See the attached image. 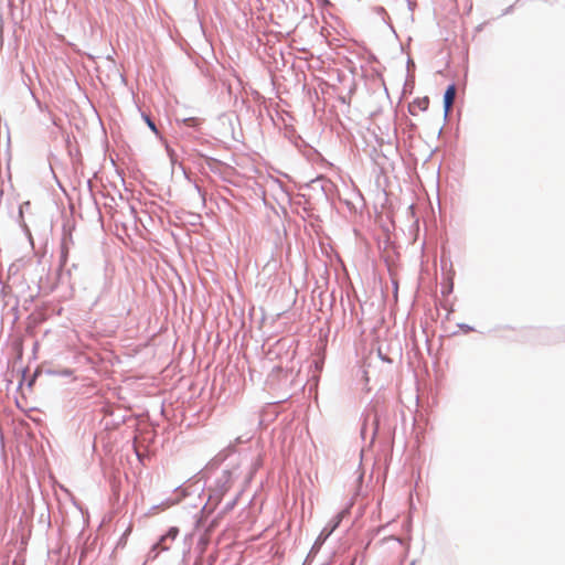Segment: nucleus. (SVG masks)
I'll list each match as a JSON object with an SVG mask.
<instances>
[{
    "instance_id": "4468645a",
    "label": "nucleus",
    "mask_w": 565,
    "mask_h": 565,
    "mask_svg": "<svg viewBox=\"0 0 565 565\" xmlns=\"http://www.w3.org/2000/svg\"><path fill=\"white\" fill-rule=\"evenodd\" d=\"M514 4L509 6L507 9L503 10L501 15L510 14L513 11Z\"/></svg>"
},
{
    "instance_id": "dca6fc26",
    "label": "nucleus",
    "mask_w": 565,
    "mask_h": 565,
    "mask_svg": "<svg viewBox=\"0 0 565 565\" xmlns=\"http://www.w3.org/2000/svg\"><path fill=\"white\" fill-rule=\"evenodd\" d=\"M486 22L479 24L477 28H476V32H481L483 26H484Z\"/></svg>"
},
{
    "instance_id": "0eeeda50",
    "label": "nucleus",
    "mask_w": 565,
    "mask_h": 565,
    "mask_svg": "<svg viewBox=\"0 0 565 565\" xmlns=\"http://www.w3.org/2000/svg\"><path fill=\"white\" fill-rule=\"evenodd\" d=\"M198 17H199L200 28L203 32V35L205 36L206 42L212 46V33L209 32L207 28L205 26L204 22L200 19L199 14H198Z\"/></svg>"
},
{
    "instance_id": "f3484780",
    "label": "nucleus",
    "mask_w": 565,
    "mask_h": 565,
    "mask_svg": "<svg viewBox=\"0 0 565 565\" xmlns=\"http://www.w3.org/2000/svg\"><path fill=\"white\" fill-rule=\"evenodd\" d=\"M194 1V6H195V9L199 11V0H193Z\"/></svg>"
},
{
    "instance_id": "6e6552de",
    "label": "nucleus",
    "mask_w": 565,
    "mask_h": 565,
    "mask_svg": "<svg viewBox=\"0 0 565 565\" xmlns=\"http://www.w3.org/2000/svg\"><path fill=\"white\" fill-rule=\"evenodd\" d=\"M195 188H196L198 193L201 196L203 203L205 204V202H206V191L204 190V188H202L198 183H195Z\"/></svg>"
},
{
    "instance_id": "a211bd4d",
    "label": "nucleus",
    "mask_w": 565,
    "mask_h": 565,
    "mask_svg": "<svg viewBox=\"0 0 565 565\" xmlns=\"http://www.w3.org/2000/svg\"><path fill=\"white\" fill-rule=\"evenodd\" d=\"M408 210H409V212H414V205H413V204H411V205L408 206Z\"/></svg>"
},
{
    "instance_id": "423d86ee",
    "label": "nucleus",
    "mask_w": 565,
    "mask_h": 565,
    "mask_svg": "<svg viewBox=\"0 0 565 565\" xmlns=\"http://www.w3.org/2000/svg\"><path fill=\"white\" fill-rule=\"evenodd\" d=\"M142 119L143 121L146 122V125L149 127V129L154 132L156 135H158V128L154 124V120L151 118V116L142 113Z\"/></svg>"
},
{
    "instance_id": "6ab92c4d",
    "label": "nucleus",
    "mask_w": 565,
    "mask_h": 565,
    "mask_svg": "<svg viewBox=\"0 0 565 565\" xmlns=\"http://www.w3.org/2000/svg\"><path fill=\"white\" fill-rule=\"evenodd\" d=\"M130 212H137V211H136V207H135V206H132V205H130Z\"/></svg>"
},
{
    "instance_id": "2eb2a0df",
    "label": "nucleus",
    "mask_w": 565,
    "mask_h": 565,
    "mask_svg": "<svg viewBox=\"0 0 565 565\" xmlns=\"http://www.w3.org/2000/svg\"><path fill=\"white\" fill-rule=\"evenodd\" d=\"M204 160L206 162V166L212 170V157H204Z\"/></svg>"
},
{
    "instance_id": "ddd939ff",
    "label": "nucleus",
    "mask_w": 565,
    "mask_h": 565,
    "mask_svg": "<svg viewBox=\"0 0 565 565\" xmlns=\"http://www.w3.org/2000/svg\"><path fill=\"white\" fill-rule=\"evenodd\" d=\"M374 11H375L376 14L381 15L383 19L386 15V11H385V9L383 7H376L374 9Z\"/></svg>"
},
{
    "instance_id": "f03ea898",
    "label": "nucleus",
    "mask_w": 565,
    "mask_h": 565,
    "mask_svg": "<svg viewBox=\"0 0 565 565\" xmlns=\"http://www.w3.org/2000/svg\"><path fill=\"white\" fill-rule=\"evenodd\" d=\"M456 95V85L449 84L443 96L444 117L447 120L452 110L454 98Z\"/></svg>"
},
{
    "instance_id": "9d476101",
    "label": "nucleus",
    "mask_w": 565,
    "mask_h": 565,
    "mask_svg": "<svg viewBox=\"0 0 565 565\" xmlns=\"http://www.w3.org/2000/svg\"><path fill=\"white\" fill-rule=\"evenodd\" d=\"M31 207L30 201H24L18 205V212H24V210H29Z\"/></svg>"
},
{
    "instance_id": "20e7f679",
    "label": "nucleus",
    "mask_w": 565,
    "mask_h": 565,
    "mask_svg": "<svg viewBox=\"0 0 565 565\" xmlns=\"http://www.w3.org/2000/svg\"><path fill=\"white\" fill-rule=\"evenodd\" d=\"M342 518H343V513H339L335 516L332 526L330 529L324 527L322 531V534H326V536H329L339 526L340 522L342 521Z\"/></svg>"
},
{
    "instance_id": "f257e3e1",
    "label": "nucleus",
    "mask_w": 565,
    "mask_h": 565,
    "mask_svg": "<svg viewBox=\"0 0 565 565\" xmlns=\"http://www.w3.org/2000/svg\"><path fill=\"white\" fill-rule=\"evenodd\" d=\"M235 119L236 117L233 113H223L214 120V141L226 145L232 140H236Z\"/></svg>"
},
{
    "instance_id": "9b49d317",
    "label": "nucleus",
    "mask_w": 565,
    "mask_h": 565,
    "mask_svg": "<svg viewBox=\"0 0 565 565\" xmlns=\"http://www.w3.org/2000/svg\"><path fill=\"white\" fill-rule=\"evenodd\" d=\"M167 152H168V156H169V158L171 160V163L174 164L175 159H177L174 151L169 146H167Z\"/></svg>"
},
{
    "instance_id": "1a4fd4ad",
    "label": "nucleus",
    "mask_w": 565,
    "mask_h": 565,
    "mask_svg": "<svg viewBox=\"0 0 565 565\" xmlns=\"http://www.w3.org/2000/svg\"><path fill=\"white\" fill-rule=\"evenodd\" d=\"M429 99L427 97L417 102V105L420 110H426L428 108Z\"/></svg>"
},
{
    "instance_id": "39448f33",
    "label": "nucleus",
    "mask_w": 565,
    "mask_h": 565,
    "mask_svg": "<svg viewBox=\"0 0 565 565\" xmlns=\"http://www.w3.org/2000/svg\"><path fill=\"white\" fill-rule=\"evenodd\" d=\"M182 122L188 127L198 129L201 124V119L198 117H188V118H183Z\"/></svg>"
},
{
    "instance_id": "7ed1b4c3",
    "label": "nucleus",
    "mask_w": 565,
    "mask_h": 565,
    "mask_svg": "<svg viewBox=\"0 0 565 565\" xmlns=\"http://www.w3.org/2000/svg\"><path fill=\"white\" fill-rule=\"evenodd\" d=\"M179 534L178 527H171L166 535H163L160 541L153 546V550L157 551H168L171 547V543L175 540Z\"/></svg>"
},
{
    "instance_id": "f8f14e48",
    "label": "nucleus",
    "mask_w": 565,
    "mask_h": 565,
    "mask_svg": "<svg viewBox=\"0 0 565 565\" xmlns=\"http://www.w3.org/2000/svg\"><path fill=\"white\" fill-rule=\"evenodd\" d=\"M415 70V63L412 58L407 60V72L411 74Z\"/></svg>"
}]
</instances>
